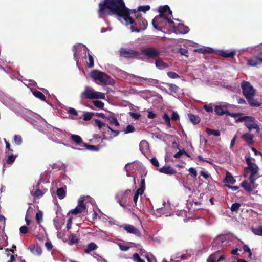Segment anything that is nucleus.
Returning <instances> with one entry per match:
<instances>
[{"label":"nucleus","mask_w":262,"mask_h":262,"mask_svg":"<svg viewBox=\"0 0 262 262\" xmlns=\"http://www.w3.org/2000/svg\"><path fill=\"white\" fill-rule=\"evenodd\" d=\"M117 15L123 18L127 24L132 25L130 26L132 32H139L141 30H145L147 27V20L141 15L138 14L135 19L132 18L129 15L128 9L127 8L122 10V11Z\"/></svg>","instance_id":"f257e3e1"},{"label":"nucleus","mask_w":262,"mask_h":262,"mask_svg":"<svg viewBox=\"0 0 262 262\" xmlns=\"http://www.w3.org/2000/svg\"><path fill=\"white\" fill-rule=\"evenodd\" d=\"M126 7L123 0H103L99 4L98 13L100 15L109 14L108 10L118 15Z\"/></svg>","instance_id":"f03ea898"},{"label":"nucleus","mask_w":262,"mask_h":262,"mask_svg":"<svg viewBox=\"0 0 262 262\" xmlns=\"http://www.w3.org/2000/svg\"><path fill=\"white\" fill-rule=\"evenodd\" d=\"M258 167L257 165H248L244 169V177L249 180H244L241 183V186L247 192H251L256 188L255 181L259 177Z\"/></svg>","instance_id":"7ed1b4c3"},{"label":"nucleus","mask_w":262,"mask_h":262,"mask_svg":"<svg viewBox=\"0 0 262 262\" xmlns=\"http://www.w3.org/2000/svg\"><path fill=\"white\" fill-rule=\"evenodd\" d=\"M90 76L92 78L99 80L102 83L105 84H111V81L113 80L110 76L97 70L92 71L90 73Z\"/></svg>","instance_id":"20e7f679"},{"label":"nucleus","mask_w":262,"mask_h":262,"mask_svg":"<svg viewBox=\"0 0 262 262\" xmlns=\"http://www.w3.org/2000/svg\"><path fill=\"white\" fill-rule=\"evenodd\" d=\"M81 98L82 99H104L105 95L101 92L95 91L91 87L86 86L84 91L81 93Z\"/></svg>","instance_id":"39448f33"},{"label":"nucleus","mask_w":262,"mask_h":262,"mask_svg":"<svg viewBox=\"0 0 262 262\" xmlns=\"http://www.w3.org/2000/svg\"><path fill=\"white\" fill-rule=\"evenodd\" d=\"M141 53L134 49L121 48L119 50V55L126 59H139Z\"/></svg>","instance_id":"423d86ee"},{"label":"nucleus","mask_w":262,"mask_h":262,"mask_svg":"<svg viewBox=\"0 0 262 262\" xmlns=\"http://www.w3.org/2000/svg\"><path fill=\"white\" fill-rule=\"evenodd\" d=\"M141 54L148 59H154L158 58L161 52L156 48L147 47L141 50Z\"/></svg>","instance_id":"0eeeda50"},{"label":"nucleus","mask_w":262,"mask_h":262,"mask_svg":"<svg viewBox=\"0 0 262 262\" xmlns=\"http://www.w3.org/2000/svg\"><path fill=\"white\" fill-rule=\"evenodd\" d=\"M131 193V190L127 189L125 191L118 192L115 196V199L117 202L122 207L125 208L127 206L126 203L129 197V194Z\"/></svg>","instance_id":"6e6552de"},{"label":"nucleus","mask_w":262,"mask_h":262,"mask_svg":"<svg viewBox=\"0 0 262 262\" xmlns=\"http://www.w3.org/2000/svg\"><path fill=\"white\" fill-rule=\"evenodd\" d=\"M230 241L227 237L225 236H220L216 237L213 241L212 243V247L214 248H219L220 251L226 247H227L229 244Z\"/></svg>","instance_id":"1a4fd4ad"},{"label":"nucleus","mask_w":262,"mask_h":262,"mask_svg":"<svg viewBox=\"0 0 262 262\" xmlns=\"http://www.w3.org/2000/svg\"><path fill=\"white\" fill-rule=\"evenodd\" d=\"M241 88L244 96L246 98L251 96H255L256 91L249 82L244 81L241 83Z\"/></svg>","instance_id":"9d476101"},{"label":"nucleus","mask_w":262,"mask_h":262,"mask_svg":"<svg viewBox=\"0 0 262 262\" xmlns=\"http://www.w3.org/2000/svg\"><path fill=\"white\" fill-rule=\"evenodd\" d=\"M84 197H81L78 200V204L75 209L71 210L69 212L73 214H77L84 212L86 209L85 205L84 204Z\"/></svg>","instance_id":"9b49d317"},{"label":"nucleus","mask_w":262,"mask_h":262,"mask_svg":"<svg viewBox=\"0 0 262 262\" xmlns=\"http://www.w3.org/2000/svg\"><path fill=\"white\" fill-rule=\"evenodd\" d=\"M214 250L216 251L208 258L207 262H218L224 260V256L221 254L219 248H214Z\"/></svg>","instance_id":"f8f14e48"},{"label":"nucleus","mask_w":262,"mask_h":262,"mask_svg":"<svg viewBox=\"0 0 262 262\" xmlns=\"http://www.w3.org/2000/svg\"><path fill=\"white\" fill-rule=\"evenodd\" d=\"M244 124L248 128L249 131H251L253 129H256L257 132L260 130L259 125L255 123V118L253 117L250 116Z\"/></svg>","instance_id":"ddd939ff"},{"label":"nucleus","mask_w":262,"mask_h":262,"mask_svg":"<svg viewBox=\"0 0 262 262\" xmlns=\"http://www.w3.org/2000/svg\"><path fill=\"white\" fill-rule=\"evenodd\" d=\"M160 14L156 17H158L161 20L162 18L167 19V15H172V11L168 5H164L159 9Z\"/></svg>","instance_id":"4468645a"},{"label":"nucleus","mask_w":262,"mask_h":262,"mask_svg":"<svg viewBox=\"0 0 262 262\" xmlns=\"http://www.w3.org/2000/svg\"><path fill=\"white\" fill-rule=\"evenodd\" d=\"M129 76L132 79H135L136 81L139 82L140 84H142L143 81H146L152 84H157L158 83V80L156 79L142 77L132 74H130Z\"/></svg>","instance_id":"2eb2a0df"},{"label":"nucleus","mask_w":262,"mask_h":262,"mask_svg":"<svg viewBox=\"0 0 262 262\" xmlns=\"http://www.w3.org/2000/svg\"><path fill=\"white\" fill-rule=\"evenodd\" d=\"M262 63V55L261 53L257 56H253L250 58L247 62L248 65L252 67H255Z\"/></svg>","instance_id":"dca6fc26"},{"label":"nucleus","mask_w":262,"mask_h":262,"mask_svg":"<svg viewBox=\"0 0 262 262\" xmlns=\"http://www.w3.org/2000/svg\"><path fill=\"white\" fill-rule=\"evenodd\" d=\"M163 207L158 208L157 209L158 213L165 214L166 216H170L171 214H168L169 211L171 210V205L169 202H164L163 203Z\"/></svg>","instance_id":"f3484780"},{"label":"nucleus","mask_w":262,"mask_h":262,"mask_svg":"<svg viewBox=\"0 0 262 262\" xmlns=\"http://www.w3.org/2000/svg\"><path fill=\"white\" fill-rule=\"evenodd\" d=\"M123 227L128 233L133 234L138 236H140L141 235L140 231L133 225L125 224L123 225Z\"/></svg>","instance_id":"a211bd4d"},{"label":"nucleus","mask_w":262,"mask_h":262,"mask_svg":"<svg viewBox=\"0 0 262 262\" xmlns=\"http://www.w3.org/2000/svg\"><path fill=\"white\" fill-rule=\"evenodd\" d=\"M189 30V28L187 26L182 24H179L173 32L176 34H186L188 32Z\"/></svg>","instance_id":"6ab92c4d"},{"label":"nucleus","mask_w":262,"mask_h":262,"mask_svg":"<svg viewBox=\"0 0 262 262\" xmlns=\"http://www.w3.org/2000/svg\"><path fill=\"white\" fill-rule=\"evenodd\" d=\"M158 170L161 173L170 175L173 174L176 172V170L170 165H164L160 168Z\"/></svg>","instance_id":"aec40b11"},{"label":"nucleus","mask_w":262,"mask_h":262,"mask_svg":"<svg viewBox=\"0 0 262 262\" xmlns=\"http://www.w3.org/2000/svg\"><path fill=\"white\" fill-rule=\"evenodd\" d=\"M219 54L225 58H233L235 56L236 52L234 51L220 50L219 51Z\"/></svg>","instance_id":"412c9836"},{"label":"nucleus","mask_w":262,"mask_h":262,"mask_svg":"<svg viewBox=\"0 0 262 262\" xmlns=\"http://www.w3.org/2000/svg\"><path fill=\"white\" fill-rule=\"evenodd\" d=\"M253 138L254 136L249 133L244 134L241 136V138H242L249 146H251L253 144Z\"/></svg>","instance_id":"4be33fe9"},{"label":"nucleus","mask_w":262,"mask_h":262,"mask_svg":"<svg viewBox=\"0 0 262 262\" xmlns=\"http://www.w3.org/2000/svg\"><path fill=\"white\" fill-rule=\"evenodd\" d=\"M28 249L30 250L31 252L35 255H40L42 253V250L38 246H35L34 245H31L28 247Z\"/></svg>","instance_id":"5701e85b"},{"label":"nucleus","mask_w":262,"mask_h":262,"mask_svg":"<svg viewBox=\"0 0 262 262\" xmlns=\"http://www.w3.org/2000/svg\"><path fill=\"white\" fill-rule=\"evenodd\" d=\"M66 186L64 185L56 190V194L59 199H63L66 194Z\"/></svg>","instance_id":"b1692460"},{"label":"nucleus","mask_w":262,"mask_h":262,"mask_svg":"<svg viewBox=\"0 0 262 262\" xmlns=\"http://www.w3.org/2000/svg\"><path fill=\"white\" fill-rule=\"evenodd\" d=\"M223 182L225 184H233L236 182V180L232 174L229 172L227 171L226 177L223 180Z\"/></svg>","instance_id":"393cba45"},{"label":"nucleus","mask_w":262,"mask_h":262,"mask_svg":"<svg viewBox=\"0 0 262 262\" xmlns=\"http://www.w3.org/2000/svg\"><path fill=\"white\" fill-rule=\"evenodd\" d=\"M140 150L142 153H144L149 149V144L145 140H142L139 144Z\"/></svg>","instance_id":"a878e982"},{"label":"nucleus","mask_w":262,"mask_h":262,"mask_svg":"<svg viewBox=\"0 0 262 262\" xmlns=\"http://www.w3.org/2000/svg\"><path fill=\"white\" fill-rule=\"evenodd\" d=\"M188 116L190 121L194 124H197L200 122V118L198 116L194 115L192 114L189 113Z\"/></svg>","instance_id":"bb28decb"},{"label":"nucleus","mask_w":262,"mask_h":262,"mask_svg":"<svg viewBox=\"0 0 262 262\" xmlns=\"http://www.w3.org/2000/svg\"><path fill=\"white\" fill-rule=\"evenodd\" d=\"M254 96H251L250 98H246L249 104L252 106H259L261 103L258 102L255 99L253 98Z\"/></svg>","instance_id":"cd10ccee"},{"label":"nucleus","mask_w":262,"mask_h":262,"mask_svg":"<svg viewBox=\"0 0 262 262\" xmlns=\"http://www.w3.org/2000/svg\"><path fill=\"white\" fill-rule=\"evenodd\" d=\"M155 64L158 68H167L168 67V65L160 58H158L156 60Z\"/></svg>","instance_id":"c85d7f7f"},{"label":"nucleus","mask_w":262,"mask_h":262,"mask_svg":"<svg viewBox=\"0 0 262 262\" xmlns=\"http://www.w3.org/2000/svg\"><path fill=\"white\" fill-rule=\"evenodd\" d=\"M97 248V245L92 242L88 245L86 248L84 249V252L85 253H89L90 252L96 250Z\"/></svg>","instance_id":"c756f323"},{"label":"nucleus","mask_w":262,"mask_h":262,"mask_svg":"<svg viewBox=\"0 0 262 262\" xmlns=\"http://www.w3.org/2000/svg\"><path fill=\"white\" fill-rule=\"evenodd\" d=\"M81 51V47L80 45L74 46V49L73 50L74 52V57L75 60H76L77 63L78 62L79 57L78 53Z\"/></svg>","instance_id":"7c9ffc66"},{"label":"nucleus","mask_w":262,"mask_h":262,"mask_svg":"<svg viewBox=\"0 0 262 262\" xmlns=\"http://www.w3.org/2000/svg\"><path fill=\"white\" fill-rule=\"evenodd\" d=\"M7 236L3 232H0V249H2L6 242Z\"/></svg>","instance_id":"2f4dec72"},{"label":"nucleus","mask_w":262,"mask_h":262,"mask_svg":"<svg viewBox=\"0 0 262 262\" xmlns=\"http://www.w3.org/2000/svg\"><path fill=\"white\" fill-rule=\"evenodd\" d=\"M161 23V19L159 18L158 17H155L154 19L152 21V24L154 28L158 30H161L160 27H159L158 24H160Z\"/></svg>","instance_id":"473e14b6"},{"label":"nucleus","mask_w":262,"mask_h":262,"mask_svg":"<svg viewBox=\"0 0 262 262\" xmlns=\"http://www.w3.org/2000/svg\"><path fill=\"white\" fill-rule=\"evenodd\" d=\"M206 132L208 135H214L216 137L220 136V132L218 130H214L209 128H207Z\"/></svg>","instance_id":"72a5a7b5"},{"label":"nucleus","mask_w":262,"mask_h":262,"mask_svg":"<svg viewBox=\"0 0 262 262\" xmlns=\"http://www.w3.org/2000/svg\"><path fill=\"white\" fill-rule=\"evenodd\" d=\"M226 110H224L222 107L219 105H217L214 108V112L217 115H223L224 114L226 115Z\"/></svg>","instance_id":"f704fd0d"},{"label":"nucleus","mask_w":262,"mask_h":262,"mask_svg":"<svg viewBox=\"0 0 262 262\" xmlns=\"http://www.w3.org/2000/svg\"><path fill=\"white\" fill-rule=\"evenodd\" d=\"M69 244L72 245L77 243L78 239L74 234H70L69 236Z\"/></svg>","instance_id":"c9c22d12"},{"label":"nucleus","mask_w":262,"mask_h":262,"mask_svg":"<svg viewBox=\"0 0 262 262\" xmlns=\"http://www.w3.org/2000/svg\"><path fill=\"white\" fill-rule=\"evenodd\" d=\"M71 139L72 141L75 142L77 144H79L82 143V138L78 135H72L71 136Z\"/></svg>","instance_id":"e433bc0d"},{"label":"nucleus","mask_w":262,"mask_h":262,"mask_svg":"<svg viewBox=\"0 0 262 262\" xmlns=\"http://www.w3.org/2000/svg\"><path fill=\"white\" fill-rule=\"evenodd\" d=\"M33 95L36 98H38V99H40L42 101H45L46 100L45 96L42 92L40 91L37 90L35 91L34 92H33Z\"/></svg>","instance_id":"4c0bfd02"},{"label":"nucleus","mask_w":262,"mask_h":262,"mask_svg":"<svg viewBox=\"0 0 262 262\" xmlns=\"http://www.w3.org/2000/svg\"><path fill=\"white\" fill-rule=\"evenodd\" d=\"M251 230L254 234L262 236V226H259L257 228L252 227Z\"/></svg>","instance_id":"58836bf2"},{"label":"nucleus","mask_w":262,"mask_h":262,"mask_svg":"<svg viewBox=\"0 0 262 262\" xmlns=\"http://www.w3.org/2000/svg\"><path fill=\"white\" fill-rule=\"evenodd\" d=\"M93 115H94L93 112H85L82 115V118L85 121H89L92 119Z\"/></svg>","instance_id":"ea45409f"},{"label":"nucleus","mask_w":262,"mask_h":262,"mask_svg":"<svg viewBox=\"0 0 262 262\" xmlns=\"http://www.w3.org/2000/svg\"><path fill=\"white\" fill-rule=\"evenodd\" d=\"M107 128L108 129L109 131L111 132L110 133H108V134L112 136L113 137H116L118 136L120 134V131L118 130H114L111 127H110L109 126H107Z\"/></svg>","instance_id":"a19ab883"},{"label":"nucleus","mask_w":262,"mask_h":262,"mask_svg":"<svg viewBox=\"0 0 262 262\" xmlns=\"http://www.w3.org/2000/svg\"><path fill=\"white\" fill-rule=\"evenodd\" d=\"M31 193L34 195V196L35 198H39L42 196L45 193V192H43L42 190H41L39 188H37L34 192L32 191Z\"/></svg>","instance_id":"79ce46f5"},{"label":"nucleus","mask_w":262,"mask_h":262,"mask_svg":"<svg viewBox=\"0 0 262 262\" xmlns=\"http://www.w3.org/2000/svg\"><path fill=\"white\" fill-rule=\"evenodd\" d=\"M241 205L238 203H233L230 207L231 211L233 212H237Z\"/></svg>","instance_id":"37998d69"},{"label":"nucleus","mask_w":262,"mask_h":262,"mask_svg":"<svg viewBox=\"0 0 262 262\" xmlns=\"http://www.w3.org/2000/svg\"><path fill=\"white\" fill-rule=\"evenodd\" d=\"M183 155H185V156H186L187 157H189V155L188 154V153H187L184 149H183L182 150H179V151L177 152L176 154L174 155V157L176 158H180L181 157V156Z\"/></svg>","instance_id":"c03bdc74"},{"label":"nucleus","mask_w":262,"mask_h":262,"mask_svg":"<svg viewBox=\"0 0 262 262\" xmlns=\"http://www.w3.org/2000/svg\"><path fill=\"white\" fill-rule=\"evenodd\" d=\"M8 154L9 155L7 161V164H12L15 161L17 156L12 154L10 155L9 153Z\"/></svg>","instance_id":"a18cd8bd"},{"label":"nucleus","mask_w":262,"mask_h":262,"mask_svg":"<svg viewBox=\"0 0 262 262\" xmlns=\"http://www.w3.org/2000/svg\"><path fill=\"white\" fill-rule=\"evenodd\" d=\"M94 121L99 129H101L102 127H107V126H108L107 124L103 123L100 120L97 119H95Z\"/></svg>","instance_id":"49530a36"},{"label":"nucleus","mask_w":262,"mask_h":262,"mask_svg":"<svg viewBox=\"0 0 262 262\" xmlns=\"http://www.w3.org/2000/svg\"><path fill=\"white\" fill-rule=\"evenodd\" d=\"M93 102L94 105L98 108L102 109L104 107V104L103 102L101 101L95 100L93 101Z\"/></svg>","instance_id":"de8ad7c7"},{"label":"nucleus","mask_w":262,"mask_h":262,"mask_svg":"<svg viewBox=\"0 0 262 262\" xmlns=\"http://www.w3.org/2000/svg\"><path fill=\"white\" fill-rule=\"evenodd\" d=\"M88 66L89 68H93L94 66V59L93 56L90 54H88Z\"/></svg>","instance_id":"09e8293b"},{"label":"nucleus","mask_w":262,"mask_h":262,"mask_svg":"<svg viewBox=\"0 0 262 262\" xmlns=\"http://www.w3.org/2000/svg\"><path fill=\"white\" fill-rule=\"evenodd\" d=\"M14 141L16 144L19 145L22 143V138L20 135H15L14 136Z\"/></svg>","instance_id":"8fccbe9b"},{"label":"nucleus","mask_w":262,"mask_h":262,"mask_svg":"<svg viewBox=\"0 0 262 262\" xmlns=\"http://www.w3.org/2000/svg\"><path fill=\"white\" fill-rule=\"evenodd\" d=\"M150 8V7L149 5L140 6L138 7V11L146 12V11L149 10Z\"/></svg>","instance_id":"3c124183"},{"label":"nucleus","mask_w":262,"mask_h":262,"mask_svg":"<svg viewBox=\"0 0 262 262\" xmlns=\"http://www.w3.org/2000/svg\"><path fill=\"white\" fill-rule=\"evenodd\" d=\"M84 147H86L88 149L92 150V151H97L98 150V148L95 145H89L88 144L84 143Z\"/></svg>","instance_id":"603ef678"},{"label":"nucleus","mask_w":262,"mask_h":262,"mask_svg":"<svg viewBox=\"0 0 262 262\" xmlns=\"http://www.w3.org/2000/svg\"><path fill=\"white\" fill-rule=\"evenodd\" d=\"M168 86L169 90L171 92H173V93H176L178 91V89H179L178 86L174 84H169L168 85Z\"/></svg>","instance_id":"864d4df0"},{"label":"nucleus","mask_w":262,"mask_h":262,"mask_svg":"<svg viewBox=\"0 0 262 262\" xmlns=\"http://www.w3.org/2000/svg\"><path fill=\"white\" fill-rule=\"evenodd\" d=\"M43 213L41 211H39L36 214L35 218L38 223H40L42 221Z\"/></svg>","instance_id":"5fc2aeb1"},{"label":"nucleus","mask_w":262,"mask_h":262,"mask_svg":"<svg viewBox=\"0 0 262 262\" xmlns=\"http://www.w3.org/2000/svg\"><path fill=\"white\" fill-rule=\"evenodd\" d=\"M135 130V127L132 125H128L126 127V129L124 130L125 134H128L130 133H133Z\"/></svg>","instance_id":"6e6d98bb"},{"label":"nucleus","mask_w":262,"mask_h":262,"mask_svg":"<svg viewBox=\"0 0 262 262\" xmlns=\"http://www.w3.org/2000/svg\"><path fill=\"white\" fill-rule=\"evenodd\" d=\"M167 74L169 78L172 79H176L180 77L179 75L174 72H168Z\"/></svg>","instance_id":"4d7b16f0"},{"label":"nucleus","mask_w":262,"mask_h":262,"mask_svg":"<svg viewBox=\"0 0 262 262\" xmlns=\"http://www.w3.org/2000/svg\"><path fill=\"white\" fill-rule=\"evenodd\" d=\"M133 259L136 262H145L144 260L142 259L138 253H134L133 255Z\"/></svg>","instance_id":"13d9d810"},{"label":"nucleus","mask_w":262,"mask_h":262,"mask_svg":"<svg viewBox=\"0 0 262 262\" xmlns=\"http://www.w3.org/2000/svg\"><path fill=\"white\" fill-rule=\"evenodd\" d=\"M67 112L69 114L73 115L74 116H78V112L74 108L72 107H69L68 110H67Z\"/></svg>","instance_id":"bf43d9fd"},{"label":"nucleus","mask_w":262,"mask_h":262,"mask_svg":"<svg viewBox=\"0 0 262 262\" xmlns=\"http://www.w3.org/2000/svg\"><path fill=\"white\" fill-rule=\"evenodd\" d=\"M179 53L182 55H184L186 57H188V51L186 49L182 48H180L179 50Z\"/></svg>","instance_id":"052dcab7"},{"label":"nucleus","mask_w":262,"mask_h":262,"mask_svg":"<svg viewBox=\"0 0 262 262\" xmlns=\"http://www.w3.org/2000/svg\"><path fill=\"white\" fill-rule=\"evenodd\" d=\"M200 174L206 180H208L209 178H211L210 175L205 170H202L200 172Z\"/></svg>","instance_id":"680f3d73"},{"label":"nucleus","mask_w":262,"mask_h":262,"mask_svg":"<svg viewBox=\"0 0 262 262\" xmlns=\"http://www.w3.org/2000/svg\"><path fill=\"white\" fill-rule=\"evenodd\" d=\"M189 174L191 175L193 178H196L197 176V171L195 168L191 167L188 170Z\"/></svg>","instance_id":"e2e57ef3"},{"label":"nucleus","mask_w":262,"mask_h":262,"mask_svg":"<svg viewBox=\"0 0 262 262\" xmlns=\"http://www.w3.org/2000/svg\"><path fill=\"white\" fill-rule=\"evenodd\" d=\"M118 245L119 246L120 249L122 251H127L130 248V247L127 246L125 245H123L121 243H119L118 244Z\"/></svg>","instance_id":"0e129e2a"},{"label":"nucleus","mask_w":262,"mask_h":262,"mask_svg":"<svg viewBox=\"0 0 262 262\" xmlns=\"http://www.w3.org/2000/svg\"><path fill=\"white\" fill-rule=\"evenodd\" d=\"M204 108L207 112H209V113L213 112V107L211 104L204 105Z\"/></svg>","instance_id":"69168bd1"},{"label":"nucleus","mask_w":262,"mask_h":262,"mask_svg":"<svg viewBox=\"0 0 262 262\" xmlns=\"http://www.w3.org/2000/svg\"><path fill=\"white\" fill-rule=\"evenodd\" d=\"M129 114L130 116L135 120H138L141 116V114L137 113L130 112Z\"/></svg>","instance_id":"338daca9"},{"label":"nucleus","mask_w":262,"mask_h":262,"mask_svg":"<svg viewBox=\"0 0 262 262\" xmlns=\"http://www.w3.org/2000/svg\"><path fill=\"white\" fill-rule=\"evenodd\" d=\"M170 119L173 121H177L179 120V115L176 112H173Z\"/></svg>","instance_id":"774afa93"}]
</instances>
